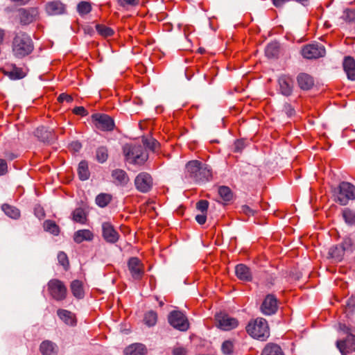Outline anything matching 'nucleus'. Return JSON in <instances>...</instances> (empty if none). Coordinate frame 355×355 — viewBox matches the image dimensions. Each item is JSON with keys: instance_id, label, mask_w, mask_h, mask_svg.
<instances>
[{"instance_id": "obj_1", "label": "nucleus", "mask_w": 355, "mask_h": 355, "mask_svg": "<svg viewBox=\"0 0 355 355\" xmlns=\"http://www.w3.org/2000/svg\"><path fill=\"white\" fill-rule=\"evenodd\" d=\"M139 129L140 134L136 139L141 138V143L146 148L139 147L135 150V165L143 166L149 157L146 148L156 152L159 148V143L152 137V123L149 120L140 121Z\"/></svg>"}, {"instance_id": "obj_2", "label": "nucleus", "mask_w": 355, "mask_h": 355, "mask_svg": "<svg viewBox=\"0 0 355 355\" xmlns=\"http://www.w3.org/2000/svg\"><path fill=\"white\" fill-rule=\"evenodd\" d=\"M186 177L196 183H205L212 180L213 171L207 164L198 160H192L186 164Z\"/></svg>"}, {"instance_id": "obj_3", "label": "nucleus", "mask_w": 355, "mask_h": 355, "mask_svg": "<svg viewBox=\"0 0 355 355\" xmlns=\"http://www.w3.org/2000/svg\"><path fill=\"white\" fill-rule=\"evenodd\" d=\"M34 49L31 37L26 33H18L13 38L12 51L15 58H23L30 55Z\"/></svg>"}, {"instance_id": "obj_4", "label": "nucleus", "mask_w": 355, "mask_h": 355, "mask_svg": "<svg viewBox=\"0 0 355 355\" xmlns=\"http://www.w3.org/2000/svg\"><path fill=\"white\" fill-rule=\"evenodd\" d=\"M246 331L252 337L261 340H265L270 335L268 322L262 318L250 321L246 326Z\"/></svg>"}, {"instance_id": "obj_5", "label": "nucleus", "mask_w": 355, "mask_h": 355, "mask_svg": "<svg viewBox=\"0 0 355 355\" xmlns=\"http://www.w3.org/2000/svg\"><path fill=\"white\" fill-rule=\"evenodd\" d=\"M334 201L346 205L350 200L355 199V187L347 182H342L334 189Z\"/></svg>"}, {"instance_id": "obj_6", "label": "nucleus", "mask_w": 355, "mask_h": 355, "mask_svg": "<svg viewBox=\"0 0 355 355\" xmlns=\"http://www.w3.org/2000/svg\"><path fill=\"white\" fill-rule=\"evenodd\" d=\"M48 291L51 296L57 301H62L67 297V289L62 282L53 279L49 282Z\"/></svg>"}, {"instance_id": "obj_7", "label": "nucleus", "mask_w": 355, "mask_h": 355, "mask_svg": "<svg viewBox=\"0 0 355 355\" xmlns=\"http://www.w3.org/2000/svg\"><path fill=\"white\" fill-rule=\"evenodd\" d=\"M169 324L175 329L185 331L189 329V324L184 313L180 311H173L168 315Z\"/></svg>"}, {"instance_id": "obj_8", "label": "nucleus", "mask_w": 355, "mask_h": 355, "mask_svg": "<svg viewBox=\"0 0 355 355\" xmlns=\"http://www.w3.org/2000/svg\"><path fill=\"white\" fill-rule=\"evenodd\" d=\"M301 53L306 59H318L325 55L326 50L322 44H311L305 45L302 49Z\"/></svg>"}, {"instance_id": "obj_9", "label": "nucleus", "mask_w": 355, "mask_h": 355, "mask_svg": "<svg viewBox=\"0 0 355 355\" xmlns=\"http://www.w3.org/2000/svg\"><path fill=\"white\" fill-rule=\"evenodd\" d=\"M153 184V178L148 173L141 172L135 178V186L140 192H148L152 189Z\"/></svg>"}, {"instance_id": "obj_10", "label": "nucleus", "mask_w": 355, "mask_h": 355, "mask_svg": "<svg viewBox=\"0 0 355 355\" xmlns=\"http://www.w3.org/2000/svg\"><path fill=\"white\" fill-rule=\"evenodd\" d=\"M260 309L262 313L266 315L275 314L278 310V300L273 294L267 295L261 306Z\"/></svg>"}, {"instance_id": "obj_11", "label": "nucleus", "mask_w": 355, "mask_h": 355, "mask_svg": "<svg viewBox=\"0 0 355 355\" xmlns=\"http://www.w3.org/2000/svg\"><path fill=\"white\" fill-rule=\"evenodd\" d=\"M96 128L103 131H110L114 127L113 119L106 114H96L92 116Z\"/></svg>"}, {"instance_id": "obj_12", "label": "nucleus", "mask_w": 355, "mask_h": 355, "mask_svg": "<svg viewBox=\"0 0 355 355\" xmlns=\"http://www.w3.org/2000/svg\"><path fill=\"white\" fill-rule=\"evenodd\" d=\"M218 326L220 329L225 331H230L236 328L238 324V320L227 314L220 313L216 316Z\"/></svg>"}, {"instance_id": "obj_13", "label": "nucleus", "mask_w": 355, "mask_h": 355, "mask_svg": "<svg viewBox=\"0 0 355 355\" xmlns=\"http://www.w3.org/2000/svg\"><path fill=\"white\" fill-rule=\"evenodd\" d=\"M39 15L37 8H21L19 10V16L21 23L29 24L35 21Z\"/></svg>"}, {"instance_id": "obj_14", "label": "nucleus", "mask_w": 355, "mask_h": 355, "mask_svg": "<svg viewBox=\"0 0 355 355\" xmlns=\"http://www.w3.org/2000/svg\"><path fill=\"white\" fill-rule=\"evenodd\" d=\"M280 93L285 96H289L292 94L293 90V80L288 76H281L278 79Z\"/></svg>"}, {"instance_id": "obj_15", "label": "nucleus", "mask_w": 355, "mask_h": 355, "mask_svg": "<svg viewBox=\"0 0 355 355\" xmlns=\"http://www.w3.org/2000/svg\"><path fill=\"white\" fill-rule=\"evenodd\" d=\"M336 345L343 355L355 351V336L349 334L345 340L337 341Z\"/></svg>"}, {"instance_id": "obj_16", "label": "nucleus", "mask_w": 355, "mask_h": 355, "mask_svg": "<svg viewBox=\"0 0 355 355\" xmlns=\"http://www.w3.org/2000/svg\"><path fill=\"white\" fill-rule=\"evenodd\" d=\"M296 79L297 85L302 90H310L314 85L313 78L306 73H299Z\"/></svg>"}, {"instance_id": "obj_17", "label": "nucleus", "mask_w": 355, "mask_h": 355, "mask_svg": "<svg viewBox=\"0 0 355 355\" xmlns=\"http://www.w3.org/2000/svg\"><path fill=\"white\" fill-rule=\"evenodd\" d=\"M103 236V238L110 243H115L118 239L119 235L113 226L110 223H104L102 225Z\"/></svg>"}, {"instance_id": "obj_18", "label": "nucleus", "mask_w": 355, "mask_h": 355, "mask_svg": "<svg viewBox=\"0 0 355 355\" xmlns=\"http://www.w3.org/2000/svg\"><path fill=\"white\" fill-rule=\"evenodd\" d=\"M343 66L348 79L355 80V60L354 58L351 56L345 57Z\"/></svg>"}, {"instance_id": "obj_19", "label": "nucleus", "mask_w": 355, "mask_h": 355, "mask_svg": "<svg viewBox=\"0 0 355 355\" xmlns=\"http://www.w3.org/2000/svg\"><path fill=\"white\" fill-rule=\"evenodd\" d=\"M6 67L5 74L12 80L21 79L26 75V72L22 68L17 67L15 64H8Z\"/></svg>"}, {"instance_id": "obj_20", "label": "nucleus", "mask_w": 355, "mask_h": 355, "mask_svg": "<svg viewBox=\"0 0 355 355\" xmlns=\"http://www.w3.org/2000/svg\"><path fill=\"white\" fill-rule=\"evenodd\" d=\"M235 273L236 277L243 281H251L252 274L250 268L244 264H238L235 268Z\"/></svg>"}, {"instance_id": "obj_21", "label": "nucleus", "mask_w": 355, "mask_h": 355, "mask_svg": "<svg viewBox=\"0 0 355 355\" xmlns=\"http://www.w3.org/2000/svg\"><path fill=\"white\" fill-rule=\"evenodd\" d=\"M46 10L50 15H57L64 12V6L60 1L49 2L46 6Z\"/></svg>"}, {"instance_id": "obj_22", "label": "nucleus", "mask_w": 355, "mask_h": 355, "mask_svg": "<svg viewBox=\"0 0 355 355\" xmlns=\"http://www.w3.org/2000/svg\"><path fill=\"white\" fill-rule=\"evenodd\" d=\"M57 314L66 324L70 326H75L76 324L75 315L71 312L64 309H58Z\"/></svg>"}, {"instance_id": "obj_23", "label": "nucleus", "mask_w": 355, "mask_h": 355, "mask_svg": "<svg viewBox=\"0 0 355 355\" xmlns=\"http://www.w3.org/2000/svg\"><path fill=\"white\" fill-rule=\"evenodd\" d=\"M40 349L43 355H56L58 352L57 345L49 340L43 341L40 345Z\"/></svg>"}, {"instance_id": "obj_24", "label": "nucleus", "mask_w": 355, "mask_h": 355, "mask_svg": "<svg viewBox=\"0 0 355 355\" xmlns=\"http://www.w3.org/2000/svg\"><path fill=\"white\" fill-rule=\"evenodd\" d=\"M94 234L89 230H80L75 232L73 240L77 243H80L85 241H90L93 239Z\"/></svg>"}, {"instance_id": "obj_25", "label": "nucleus", "mask_w": 355, "mask_h": 355, "mask_svg": "<svg viewBox=\"0 0 355 355\" xmlns=\"http://www.w3.org/2000/svg\"><path fill=\"white\" fill-rule=\"evenodd\" d=\"M346 243L347 241H345L342 245H338L331 248L329 252V256L336 261H341L344 255L345 250H346L345 247V244Z\"/></svg>"}, {"instance_id": "obj_26", "label": "nucleus", "mask_w": 355, "mask_h": 355, "mask_svg": "<svg viewBox=\"0 0 355 355\" xmlns=\"http://www.w3.org/2000/svg\"><path fill=\"white\" fill-rule=\"evenodd\" d=\"M261 355H285L281 347L277 344L268 343L262 350Z\"/></svg>"}, {"instance_id": "obj_27", "label": "nucleus", "mask_w": 355, "mask_h": 355, "mask_svg": "<svg viewBox=\"0 0 355 355\" xmlns=\"http://www.w3.org/2000/svg\"><path fill=\"white\" fill-rule=\"evenodd\" d=\"M36 137L43 142H49L53 139V135L51 131L48 130L44 127L37 128L35 132Z\"/></svg>"}, {"instance_id": "obj_28", "label": "nucleus", "mask_w": 355, "mask_h": 355, "mask_svg": "<svg viewBox=\"0 0 355 355\" xmlns=\"http://www.w3.org/2000/svg\"><path fill=\"white\" fill-rule=\"evenodd\" d=\"M70 288L73 295L78 298L81 299L84 297V291L82 282L79 280H73L70 285Z\"/></svg>"}, {"instance_id": "obj_29", "label": "nucleus", "mask_w": 355, "mask_h": 355, "mask_svg": "<svg viewBox=\"0 0 355 355\" xmlns=\"http://www.w3.org/2000/svg\"><path fill=\"white\" fill-rule=\"evenodd\" d=\"M78 173L81 180H86L89 178L88 164L85 161H82L79 163Z\"/></svg>"}, {"instance_id": "obj_30", "label": "nucleus", "mask_w": 355, "mask_h": 355, "mask_svg": "<svg viewBox=\"0 0 355 355\" xmlns=\"http://www.w3.org/2000/svg\"><path fill=\"white\" fill-rule=\"evenodd\" d=\"M1 209L8 216L12 218L16 219L20 216V212L18 209L8 204L3 205Z\"/></svg>"}, {"instance_id": "obj_31", "label": "nucleus", "mask_w": 355, "mask_h": 355, "mask_svg": "<svg viewBox=\"0 0 355 355\" xmlns=\"http://www.w3.org/2000/svg\"><path fill=\"white\" fill-rule=\"evenodd\" d=\"M113 178L117 182L118 184H124L128 182V178L125 172L121 169L114 170L112 172Z\"/></svg>"}, {"instance_id": "obj_32", "label": "nucleus", "mask_w": 355, "mask_h": 355, "mask_svg": "<svg viewBox=\"0 0 355 355\" xmlns=\"http://www.w3.org/2000/svg\"><path fill=\"white\" fill-rule=\"evenodd\" d=\"M157 321V314L154 311H148L144 317V322L148 327L155 326Z\"/></svg>"}, {"instance_id": "obj_33", "label": "nucleus", "mask_w": 355, "mask_h": 355, "mask_svg": "<svg viewBox=\"0 0 355 355\" xmlns=\"http://www.w3.org/2000/svg\"><path fill=\"white\" fill-rule=\"evenodd\" d=\"M218 192L220 197L225 202L230 201L233 198V193L228 187L220 186Z\"/></svg>"}, {"instance_id": "obj_34", "label": "nucleus", "mask_w": 355, "mask_h": 355, "mask_svg": "<svg viewBox=\"0 0 355 355\" xmlns=\"http://www.w3.org/2000/svg\"><path fill=\"white\" fill-rule=\"evenodd\" d=\"M342 216L345 223L348 225H353L355 223V211L353 210L345 208L343 210Z\"/></svg>"}, {"instance_id": "obj_35", "label": "nucleus", "mask_w": 355, "mask_h": 355, "mask_svg": "<svg viewBox=\"0 0 355 355\" xmlns=\"http://www.w3.org/2000/svg\"><path fill=\"white\" fill-rule=\"evenodd\" d=\"M135 280L141 279L144 274V266L138 258L135 257Z\"/></svg>"}, {"instance_id": "obj_36", "label": "nucleus", "mask_w": 355, "mask_h": 355, "mask_svg": "<svg viewBox=\"0 0 355 355\" xmlns=\"http://www.w3.org/2000/svg\"><path fill=\"white\" fill-rule=\"evenodd\" d=\"M73 220L77 223H85L86 220V214L83 209L77 208L72 214Z\"/></svg>"}, {"instance_id": "obj_37", "label": "nucleus", "mask_w": 355, "mask_h": 355, "mask_svg": "<svg viewBox=\"0 0 355 355\" xmlns=\"http://www.w3.org/2000/svg\"><path fill=\"white\" fill-rule=\"evenodd\" d=\"M44 227L46 231L49 232L54 235H58L60 232L59 227L54 221L51 220H47L44 222Z\"/></svg>"}, {"instance_id": "obj_38", "label": "nucleus", "mask_w": 355, "mask_h": 355, "mask_svg": "<svg viewBox=\"0 0 355 355\" xmlns=\"http://www.w3.org/2000/svg\"><path fill=\"white\" fill-rule=\"evenodd\" d=\"M111 200L112 196L110 195L107 193H101L96 196V202L99 207H104L108 205Z\"/></svg>"}, {"instance_id": "obj_39", "label": "nucleus", "mask_w": 355, "mask_h": 355, "mask_svg": "<svg viewBox=\"0 0 355 355\" xmlns=\"http://www.w3.org/2000/svg\"><path fill=\"white\" fill-rule=\"evenodd\" d=\"M123 153L125 161L129 164H133V148L130 144H125L123 146Z\"/></svg>"}, {"instance_id": "obj_40", "label": "nucleus", "mask_w": 355, "mask_h": 355, "mask_svg": "<svg viewBox=\"0 0 355 355\" xmlns=\"http://www.w3.org/2000/svg\"><path fill=\"white\" fill-rule=\"evenodd\" d=\"M96 29L98 33L103 37H109L113 35L114 31L103 24H97L96 26Z\"/></svg>"}, {"instance_id": "obj_41", "label": "nucleus", "mask_w": 355, "mask_h": 355, "mask_svg": "<svg viewBox=\"0 0 355 355\" xmlns=\"http://www.w3.org/2000/svg\"><path fill=\"white\" fill-rule=\"evenodd\" d=\"M77 10L80 15H84L90 12L92 6L89 2L81 1L78 4Z\"/></svg>"}, {"instance_id": "obj_42", "label": "nucleus", "mask_w": 355, "mask_h": 355, "mask_svg": "<svg viewBox=\"0 0 355 355\" xmlns=\"http://www.w3.org/2000/svg\"><path fill=\"white\" fill-rule=\"evenodd\" d=\"M108 157L107 150L105 147H100L96 150V159L101 162H105Z\"/></svg>"}, {"instance_id": "obj_43", "label": "nucleus", "mask_w": 355, "mask_h": 355, "mask_svg": "<svg viewBox=\"0 0 355 355\" xmlns=\"http://www.w3.org/2000/svg\"><path fill=\"white\" fill-rule=\"evenodd\" d=\"M342 18L349 22L355 21V9L347 8L343 12Z\"/></svg>"}, {"instance_id": "obj_44", "label": "nucleus", "mask_w": 355, "mask_h": 355, "mask_svg": "<svg viewBox=\"0 0 355 355\" xmlns=\"http://www.w3.org/2000/svg\"><path fill=\"white\" fill-rule=\"evenodd\" d=\"M222 351L225 354H231L234 351V344L230 340H225L222 345Z\"/></svg>"}, {"instance_id": "obj_45", "label": "nucleus", "mask_w": 355, "mask_h": 355, "mask_svg": "<svg viewBox=\"0 0 355 355\" xmlns=\"http://www.w3.org/2000/svg\"><path fill=\"white\" fill-rule=\"evenodd\" d=\"M148 349L142 343H135V355H146Z\"/></svg>"}, {"instance_id": "obj_46", "label": "nucleus", "mask_w": 355, "mask_h": 355, "mask_svg": "<svg viewBox=\"0 0 355 355\" xmlns=\"http://www.w3.org/2000/svg\"><path fill=\"white\" fill-rule=\"evenodd\" d=\"M187 349L179 344H177L172 349L173 355H187Z\"/></svg>"}, {"instance_id": "obj_47", "label": "nucleus", "mask_w": 355, "mask_h": 355, "mask_svg": "<svg viewBox=\"0 0 355 355\" xmlns=\"http://www.w3.org/2000/svg\"><path fill=\"white\" fill-rule=\"evenodd\" d=\"M266 53L268 57H273L277 55L278 49L275 44H270L267 46Z\"/></svg>"}, {"instance_id": "obj_48", "label": "nucleus", "mask_w": 355, "mask_h": 355, "mask_svg": "<svg viewBox=\"0 0 355 355\" xmlns=\"http://www.w3.org/2000/svg\"><path fill=\"white\" fill-rule=\"evenodd\" d=\"M209 202L207 200H201L196 204V208L202 213H205L208 209Z\"/></svg>"}, {"instance_id": "obj_49", "label": "nucleus", "mask_w": 355, "mask_h": 355, "mask_svg": "<svg viewBox=\"0 0 355 355\" xmlns=\"http://www.w3.org/2000/svg\"><path fill=\"white\" fill-rule=\"evenodd\" d=\"M58 259L60 263L64 267H66L69 265V261L67 254L63 252H60L58 254Z\"/></svg>"}, {"instance_id": "obj_50", "label": "nucleus", "mask_w": 355, "mask_h": 355, "mask_svg": "<svg viewBox=\"0 0 355 355\" xmlns=\"http://www.w3.org/2000/svg\"><path fill=\"white\" fill-rule=\"evenodd\" d=\"M245 142L242 139H238L234 143V152H241L244 148Z\"/></svg>"}, {"instance_id": "obj_51", "label": "nucleus", "mask_w": 355, "mask_h": 355, "mask_svg": "<svg viewBox=\"0 0 355 355\" xmlns=\"http://www.w3.org/2000/svg\"><path fill=\"white\" fill-rule=\"evenodd\" d=\"M58 101L60 103H63L64 101L67 103H70L73 101V98L71 96L67 94H61L58 98Z\"/></svg>"}, {"instance_id": "obj_52", "label": "nucleus", "mask_w": 355, "mask_h": 355, "mask_svg": "<svg viewBox=\"0 0 355 355\" xmlns=\"http://www.w3.org/2000/svg\"><path fill=\"white\" fill-rule=\"evenodd\" d=\"M73 112L74 114L81 116H86L87 114V111L82 106L76 107Z\"/></svg>"}, {"instance_id": "obj_53", "label": "nucleus", "mask_w": 355, "mask_h": 355, "mask_svg": "<svg viewBox=\"0 0 355 355\" xmlns=\"http://www.w3.org/2000/svg\"><path fill=\"white\" fill-rule=\"evenodd\" d=\"M8 166L6 162L0 159V175H4L7 172Z\"/></svg>"}, {"instance_id": "obj_54", "label": "nucleus", "mask_w": 355, "mask_h": 355, "mask_svg": "<svg viewBox=\"0 0 355 355\" xmlns=\"http://www.w3.org/2000/svg\"><path fill=\"white\" fill-rule=\"evenodd\" d=\"M284 110L288 116H291L295 114V110L290 104H285L284 106Z\"/></svg>"}, {"instance_id": "obj_55", "label": "nucleus", "mask_w": 355, "mask_h": 355, "mask_svg": "<svg viewBox=\"0 0 355 355\" xmlns=\"http://www.w3.org/2000/svg\"><path fill=\"white\" fill-rule=\"evenodd\" d=\"M241 211L247 216H253L254 214V211L248 205H243L241 207Z\"/></svg>"}, {"instance_id": "obj_56", "label": "nucleus", "mask_w": 355, "mask_h": 355, "mask_svg": "<svg viewBox=\"0 0 355 355\" xmlns=\"http://www.w3.org/2000/svg\"><path fill=\"white\" fill-rule=\"evenodd\" d=\"M196 220L200 225H203L206 222L207 216L204 213H202V214L197 215L196 216Z\"/></svg>"}, {"instance_id": "obj_57", "label": "nucleus", "mask_w": 355, "mask_h": 355, "mask_svg": "<svg viewBox=\"0 0 355 355\" xmlns=\"http://www.w3.org/2000/svg\"><path fill=\"white\" fill-rule=\"evenodd\" d=\"M148 209H153V207L152 206V202H146L144 205L140 207L141 212H145Z\"/></svg>"}, {"instance_id": "obj_58", "label": "nucleus", "mask_w": 355, "mask_h": 355, "mask_svg": "<svg viewBox=\"0 0 355 355\" xmlns=\"http://www.w3.org/2000/svg\"><path fill=\"white\" fill-rule=\"evenodd\" d=\"M82 146L80 144V143L78 142V141H75V142H72L71 144H70V148L74 150V151H79L81 148Z\"/></svg>"}, {"instance_id": "obj_59", "label": "nucleus", "mask_w": 355, "mask_h": 355, "mask_svg": "<svg viewBox=\"0 0 355 355\" xmlns=\"http://www.w3.org/2000/svg\"><path fill=\"white\" fill-rule=\"evenodd\" d=\"M137 70L140 73H144L146 71V67L141 63H138L135 66V71Z\"/></svg>"}, {"instance_id": "obj_60", "label": "nucleus", "mask_w": 355, "mask_h": 355, "mask_svg": "<svg viewBox=\"0 0 355 355\" xmlns=\"http://www.w3.org/2000/svg\"><path fill=\"white\" fill-rule=\"evenodd\" d=\"M272 1L276 8H280L282 7L286 2L288 1V0H272Z\"/></svg>"}, {"instance_id": "obj_61", "label": "nucleus", "mask_w": 355, "mask_h": 355, "mask_svg": "<svg viewBox=\"0 0 355 355\" xmlns=\"http://www.w3.org/2000/svg\"><path fill=\"white\" fill-rule=\"evenodd\" d=\"M118 3L122 6H126L133 4V0H117Z\"/></svg>"}, {"instance_id": "obj_62", "label": "nucleus", "mask_w": 355, "mask_h": 355, "mask_svg": "<svg viewBox=\"0 0 355 355\" xmlns=\"http://www.w3.org/2000/svg\"><path fill=\"white\" fill-rule=\"evenodd\" d=\"M124 354L125 355H132L133 354V345H130L129 346H128L124 350Z\"/></svg>"}, {"instance_id": "obj_63", "label": "nucleus", "mask_w": 355, "mask_h": 355, "mask_svg": "<svg viewBox=\"0 0 355 355\" xmlns=\"http://www.w3.org/2000/svg\"><path fill=\"white\" fill-rule=\"evenodd\" d=\"M139 34H144L145 32V24H144L143 21L139 22V26L137 29Z\"/></svg>"}, {"instance_id": "obj_64", "label": "nucleus", "mask_w": 355, "mask_h": 355, "mask_svg": "<svg viewBox=\"0 0 355 355\" xmlns=\"http://www.w3.org/2000/svg\"><path fill=\"white\" fill-rule=\"evenodd\" d=\"M10 1L18 6H24V5H26L30 0H10Z\"/></svg>"}]
</instances>
